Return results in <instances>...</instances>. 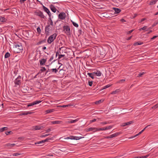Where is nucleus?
I'll list each match as a JSON object with an SVG mask.
<instances>
[{"mask_svg": "<svg viewBox=\"0 0 158 158\" xmlns=\"http://www.w3.org/2000/svg\"><path fill=\"white\" fill-rule=\"evenodd\" d=\"M23 50V47L21 43H18L15 45L14 50L15 52L18 53H22Z\"/></svg>", "mask_w": 158, "mask_h": 158, "instance_id": "obj_1", "label": "nucleus"}, {"mask_svg": "<svg viewBox=\"0 0 158 158\" xmlns=\"http://www.w3.org/2000/svg\"><path fill=\"white\" fill-rule=\"evenodd\" d=\"M63 31L66 34L70 35V27L67 24H65L63 26Z\"/></svg>", "mask_w": 158, "mask_h": 158, "instance_id": "obj_2", "label": "nucleus"}, {"mask_svg": "<svg viewBox=\"0 0 158 158\" xmlns=\"http://www.w3.org/2000/svg\"><path fill=\"white\" fill-rule=\"evenodd\" d=\"M21 77L19 76L15 80V86L17 87L18 85L20 86L21 84Z\"/></svg>", "mask_w": 158, "mask_h": 158, "instance_id": "obj_3", "label": "nucleus"}, {"mask_svg": "<svg viewBox=\"0 0 158 158\" xmlns=\"http://www.w3.org/2000/svg\"><path fill=\"white\" fill-rule=\"evenodd\" d=\"M56 34H54L50 36L47 40L49 44H51L53 40L56 38Z\"/></svg>", "mask_w": 158, "mask_h": 158, "instance_id": "obj_4", "label": "nucleus"}, {"mask_svg": "<svg viewBox=\"0 0 158 158\" xmlns=\"http://www.w3.org/2000/svg\"><path fill=\"white\" fill-rule=\"evenodd\" d=\"M84 138V137H78V136H70L69 137H67L66 138H65L64 139L65 140L66 139H76L78 140L82 138Z\"/></svg>", "mask_w": 158, "mask_h": 158, "instance_id": "obj_5", "label": "nucleus"}, {"mask_svg": "<svg viewBox=\"0 0 158 158\" xmlns=\"http://www.w3.org/2000/svg\"><path fill=\"white\" fill-rule=\"evenodd\" d=\"M35 14L40 17L41 18L44 19H45L46 18V17L44 15L43 13L40 11H39L37 12H36L35 13Z\"/></svg>", "mask_w": 158, "mask_h": 158, "instance_id": "obj_6", "label": "nucleus"}, {"mask_svg": "<svg viewBox=\"0 0 158 158\" xmlns=\"http://www.w3.org/2000/svg\"><path fill=\"white\" fill-rule=\"evenodd\" d=\"M66 12H60V19H65L66 17Z\"/></svg>", "mask_w": 158, "mask_h": 158, "instance_id": "obj_7", "label": "nucleus"}, {"mask_svg": "<svg viewBox=\"0 0 158 158\" xmlns=\"http://www.w3.org/2000/svg\"><path fill=\"white\" fill-rule=\"evenodd\" d=\"M51 27L50 26L49 24L47 25L45 28V33L47 35H49V31L50 30Z\"/></svg>", "mask_w": 158, "mask_h": 158, "instance_id": "obj_8", "label": "nucleus"}, {"mask_svg": "<svg viewBox=\"0 0 158 158\" xmlns=\"http://www.w3.org/2000/svg\"><path fill=\"white\" fill-rule=\"evenodd\" d=\"M60 54H67L66 47H62L60 48Z\"/></svg>", "mask_w": 158, "mask_h": 158, "instance_id": "obj_9", "label": "nucleus"}, {"mask_svg": "<svg viewBox=\"0 0 158 158\" xmlns=\"http://www.w3.org/2000/svg\"><path fill=\"white\" fill-rule=\"evenodd\" d=\"M43 9L44 10V11H45L47 13H48L49 17H50L51 16V13L50 12L48 9L44 6H43Z\"/></svg>", "mask_w": 158, "mask_h": 158, "instance_id": "obj_10", "label": "nucleus"}, {"mask_svg": "<svg viewBox=\"0 0 158 158\" xmlns=\"http://www.w3.org/2000/svg\"><path fill=\"white\" fill-rule=\"evenodd\" d=\"M65 72V71L62 69H60V78H62L64 77Z\"/></svg>", "mask_w": 158, "mask_h": 158, "instance_id": "obj_11", "label": "nucleus"}, {"mask_svg": "<svg viewBox=\"0 0 158 158\" xmlns=\"http://www.w3.org/2000/svg\"><path fill=\"white\" fill-rule=\"evenodd\" d=\"M113 9L115 11V14H118L121 11L120 9L118 8L113 7Z\"/></svg>", "mask_w": 158, "mask_h": 158, "instance_id": "obj_12", "label": "nucleus"}, {"mask_svg": "<svg viewBox=\"0 0 158 158\" xmlns=\"http://www.w3.org/2000/svg\"><path fill=\"white\" fill-rule=\"evenodd\" d=\"M121 133L120 132H118L115 133H114L111 135H110V138H114V137H115L119 135H120Z\"/></svg>", "mask_w": 158, "mask_h": 158, "instance_id": "obj_13", "label": "nucleus"}, {"mask_svg": "<svg viewBox=\"0 0 158 158\" xmlns=\"http://www.w3.org/2000/svg\"><path fill=\"white\" fill-rule=\"evenodd\" d=\"M50 8L51 10L54 13H55L56 12V9L53 5H51L50 6Z\"/></svg>", "mask_w": 158, "mask_h": 158, "instance_id": "obj_14", "label": "nucleus"}, {"mask_svg": "<svg viewBox=\"0 0 158 158\" xmlns=\"http://www.w3.org/2000/svg\"><path fill=\"white\" fill-rule=\"evenodd\" d=\"M94 75H96L97 76H100L101 75V73L99 71H97L96 72H93Z\"/></svg>", "mask_w": 158, "mask_h": 158, "instance_id": "obj_15", "label": "nucleus"}, {"mask_svg": "<svg viewBox=\"0 0 158 158\" xmlns=\"http://www.w3.org/2000/svg\"><path fill=\"white\" fill-rule=\"evenodd\" d=\"M46 61V60L44 59H41L40 60V64L41 65H43L44 64Z\"/></svg>", "mask_w": 158, "mask_h": 158, "instance_id": "obj_16", "label": "nucleus"}, {"mask_svg": "<svg viewBox=\"0 0 158 158\" xmlns=\"http://www.w3.org/2000/svg\"><path fill=\"white\" fill-rule=\"evenodd\" d=\"M87 75L89 76V77H91L92 79H94V74L93 73H87Z\"/></svg>", "mask_w": 158, "mask_h": 158, "instance_id": "obj_17", "label": "nucleus"}, {"mask_svg": "<svg viewBox=\"0 0 158 158\" xmlns=\"http://www.w3.org/2000/svg\"><path fill=\"white\" fill-rule=\"evenodd\" d=\"M143 44V42L139 41L135 43L134 44V45L136 46L138 45H141L142 44Z\"/></svg>", "mask_w": 158, "mask_h": 158, "instance_id": "obj_18", "label": "nucleus"}, {"mask_svg": "<svg viewBox=\"0 0 158 158\" xmlns=\"http://www.w3.org/2000/svg\"><path fill=\"white\" fill-rule=\"evenodd\" d=\"M96 129H97V128L90 127L87 129V131H93V132H94V131L96 130Z\"/></svg>", "mask_w": 158, "mask_h": 158, "instance_id": "obj_19", "label": "nucleus"}, {"mask_svg": "<svg viewBox=\"0 0 158 158\" xmlns=\"http://www.w3.org/2000/svg\"><path fill=\"white\" fill-rule=\"evenodd\" d=\"M157 1H158V0H152L150 2L149 5H153L155 4V3H156V2Z\"/></svg>", "mask_w": 158, "mask_h": 158, "instance_id": "obj_20", "label": "nucleus"}, {"mask_svg": "<svg viewBox=\"0 0 158 158\" xmlns=\"http://www.w3.org/2000/svg\"><path fill=\"white\" fill-rule=\"evenodd\" d=\"M58 56V64H59V52L57 51L56 52V53L55 55L54 56H55L56 58L57 57V56Z\"/></svg>", "mask_w": 158, "mask_h": 158, "instance_id": "obj_21", "label": "nucleus"}, {"mask_svg": "<svg viewBox=\"0 0 158 158\" xmlns=\"http://www.w3.org/2000/svg\"><path fill=\"white\" fill-rule=\"evenodd\" d=\"M8 128L7 127H5L2 128H0V131L3 132L4 131L8 129Z\"/></svg>", "mask_w": 158, "mask_h": 158, "instance_id": "obj_22", "label": "nucleus"}, {"mask_svg": "<svg viewBox=\"0 0 158 158\" xmlns=\"http://www.w3.org/2000/svg\"><path fill=\"white\" fill-rule=\"evenodd\" d=\"M54 110V109H50V110H48L45 111L46 114H47L51 112H53Z\"/></svg>", "mask_w": 158, "mask_h": 158, "instance_id": "obj_23", "label": "nucleus"}, {"mask_svg": "<svg viewBox=\"0 0 158 158\" xmlns=\"http://www.w3.org/2000/svg\"><path fill=\"white\" fill-rule=\"evenodd\" d=\"M10 56V54L8 52H7L5 55V58H8Z\"/></svg>", "mask_w": 158, "mask_h": 158, "instance_id": "obj_24", "label": "nucleus"}, {"mask_svg": "<svg viewBox=\"0 0 158 158\" xmlns=\"http://www.w3.org/2000/svg\"><path fill=\"white\" fill-rule=\"evenodd\" d=\"M65 54H60V59L62 57H64L63 59V60H66V59H64V56H65Z\"/></svg>", "mask_w": 158, "mask_h": 158, "instance_id": "obj_25", "label": "nucleus"}, {"mask_svg": "<svg viewBox=\"0 0 158 158\" xmlns=\"http://www.w3.org/2000/svg\"><path fill=\"white\" fill-rule=\"evenodd\" d=\"M105 128L104 127L103 128H98L96 129V130L94 131V132H96V131H101V130H105L106 129H105Z\"/></svg>", "mask_w": 158, "mask_h": 158, "instance_id": "obj_26", "label": "nucleus"}, {"mask_svg": "<svg viewBox=\"0 0 158 158\" xmlns=\"http://www.w3.org/2000/svg\"><path fill=\"white\" fill-rule=\"evenodd\" d=\"M6 20V19L4 17H1L0 18V21L2 22H5Z\"/></svg>", "mask_w": 158, "mask_h": 158, "instance_id": "obj_27", "label": "nucleus"}, {"mask_svg": "<svg viewBox=\"0 0 158 158\" xmlns=\"http://www.w3.org/2000/svg\"><path fill=\"white\" fill-rule=\"evenodd\" d=\"M51 123L52 124H58L59 123V121H53L51 122Z\"/></svg>", "mask_w": 158, "mask_h": 158, "instance_id": "obj_28", "label": "nucleus"}, {"mask_svg": "<svg viewBox=\"0 0 158 158\" xmlns=\"http://www.w3.org/2000/svg\"><path fill=\"white\" fill-rule=\"evenodd\" d=\"M110 85H107L103 87L102 88V90L104 89H106V88H109L110 86Z\"/></svg>", "mask_w": 158, "mask_h": 158, "instance_id": "obj_29", "label": "nucleus"}, {"mask_svg": "<svg viewBox=\"0 0 158 158\" xmlns=\"http://www.w3.org/2000/svg\"><path fill=\"white\" fill-rule=\"evenodd\" d=\"M72 21V22L74 26L75 27H78V25L77 23H76L74 22H73L72 21Z\"/></svg>", "mask_w": 158, "mask_h": 158, "instance_id": "obj_30", "label": "nucleus"}, {"mask_svg": "<svg viewBox=\"0 0 158 158\" xmlns=\"http://www.w3.org/2000/svg\"><path fill=\"white\" fill-rule=\"evenodd\" d=\"M71 106V105H60V107L65 108V107H68L69 106Z\"/></svg>", "mask_w": 158, "mask_h": 158, "instance_id": "obj_31", "label": "nucleus"}, {"mask_svg": "<svg viewBox=\"0 0 158 158\" xmlns=\"http://www.w3.org/2000/svg\"><path fill=\"white\" fill-rule=\"evenodd\" d=\"M41 102V101H36L33 102L34 105H36L37 104H39Z\"/></svg>", "mask_w": 158, "mask_h": 158, "instance_id": "obj_32", "label": "nucleus"}, {"mask_svg": "<svg viewBox=\"0 0 158 158\" xmlns=\"http://www.w3.org/2000/svg\"><path fill=\"white\" fill-rule=\"evenodd\" d=\"M77 121H78V120L77 119H75V120H71L70 121H69V123H74L76 122Z\"/></svg>", "mask_w": 158, "mask_h": 158, "instance_id": "obj_33", "label": "nucleus"}, {"mask_svg": "<svg viewBox=\"0 0 158 158\" xmlns=\"http://www.w3.org/2000/svg\"><path fill=\"white\" fill-rule=\"evenodd\" d=\"M34 129L35 130H40V127L39 126H35L34 127Z\"/></svg>", "mask_w": 158, "mask_h": 158, "instance_id": "obj_34", "label": "nucleus"}, {"mask_svg": "<svg viewBox=\"0 0 158 158\" xmlns=\"http://www.w3.org/2000/svg\"><path fill=\"white\" fill-rule=\"evenodd\" d=\"M147 28V26H145L139 29L140 31H141V30H144L146 29Z\"/></svg>", "mask_w": 158, "mask_h": 158, "instance_id": "obj_35", "label": "nucleus"}, {"mask_svg": "<svg viewBox=\"0 0 158 158\" xmlns=\"http://www.w3.org/2000/svg\"><path fill=\"white\" fill-rule=\"evenodd\" d=\"M149 156V155H147L145 156H139V158H147Z\"/></svg>", "mask_w": 158, "mask_h": 158, "instance_id": "obj_36", "label": "nucleus"}, {"mask_svg": "<svg viewBox=\"0 0 158 158\" xmlns=\"http://www.w3.org/2000/svg\"><path fill=\"white\" fill-rule=\"evenodd\" d=\"M59 67L58 68V69H51V70L52 71V72H55V73H56V72L57 71V70H58V69H59Z\"/></svg>", "mask_w": 158, "mask_h": 158, "instance_id": "obj_37", "label": "nucleus"}, {"mask_svg": "<svg viewBox=\"0 0 158 158\" xmlns=\"http://www.w3.org/2000/svg\"><path fill=\"white\" fill-rule=\"evenodd\" d=\"M37 31L38 34H40L41 32V29L40 27H38L37 28Z\"/></svg>", "mask_w": 158, "mask_h": 158, "instance_id": "obj_38", "label": "nucleus"}, {"mask_svg": "<svg viewBox=\"0 0 158 158\" xmlns=\"http://www.w3.org/2000/svg\"><path fill=\"white\" fill-rule=\"evenodd\" d=\"M112 126H111L107 127L105 128V129H106V130L110 129V128H112Z\"/></svg>", "mask_w": 158, "mask_h": 158, "instance_id": "obj_39", "label": "nucleus"}, {"mask_svg": "<svg viewBox=\"0 0 158 158\" xmlns=\"http://www.w3.org/2000/svg\"><path fill=\"white\" fill-rule=\"evenodd\" d=\"M78 33L79 35H83L84 32L82 31L81 29H79L78 30Z\"/></svg>", "mask_w": 158, "mask_h": 158, "instance_id": "obj_40", "label": "nucleus"}, {"mask_svg": "<svg viewBox=\"0 0 158 158\" xmlns=\"http://www.w3.org/2000/svg\"><path fill=\"white\" fill-rule=\"evenodd\" d=\"M144 74V72H143V73H140L137 76V77H141Z\"/></svg>", "mask_w": 158, "mask_h": 158, "instance_id": "obj_41", "label": "nucleus"}, {"mask_svg": "<svg viewBox=\"0 0 158 158\" xmlns=\"http://www.w3.org/2000/svg\"><path fill=\"white\" fill-rule=\"evenodd\" d=\"M46 70V69L44 67H42L41 69L40 70V71H41V73L45 71Z\"/></svg>", "mask_w": 158, "mask_h": 158, "instance_id": "obj_42", "label": "nucleus"}, {"mask_svg": "<svg viewBox=\"0 0 158 158\" xmlns=\"http://www.w3.org/2000/svg\"><path fill=\"white\" fill-rule=\"evenodd\" d=\"M21 154L18 153H14L13 154V155L14 156H17L20 155Z\"/></svg>", "mask_w": 158, "mask_h": 158, "instance_id": "obj_43", "label": "nucleus"}, {"mask_svg": "<svg viewBox=\"0 0 158 158\" xmlns=\"http://www.w3.org/2000/svg\"><path fill=\"white\" fill-rule=\"evenodd\" d=\"M134 123L133 121H130L129 122H127L126 123H127V125L130 124H132V123Z\"/></svg>", "mask_w": 158, "mask_h": 158, "instance_id": "obj_44", "label": "nucleus"}, {"mask_svg": "<svg viewBox=\"0 0 158 158\" xmlns=\"http://www.w3.org/2000/svg\"><path fill=\"white\" fill-rule=\"evenodd\" d=\"M34 105V103L33 102L32 103H30L29 104H28L27 105V106L28 107L32 106Z\"/></svg>", "mask_w": 158, "mask_h": 158, "instance_id": "obj_45", "label": "nucleus"}, {"mask_svg": "<svg viewBox=\"0 0 158 158\" xmlns=\"http://www.w3.org/2000/svg\"><path fill=\"white\" fill-rule=\"evenodd\" d=\"M101 102H102V100H99L98 101H97L96 102H95V103L96 104H99L100 103H101Z\"/></svg>", "mask_w": 158, "mask_h": 158, "instance_id": "obj_46", "label": "nucleus"}, {"mask_svg": "<svg viewBox=\"0 0 158 158\" xmlns=\"http://www.w3.org/2000/svg\"><path fill=\"white\" fill-rule=\"evenodd\" d=\"M49 135V134H46L44 135H42L40 136V137H46L47 136H48Z\"/></svg>", "mask_w": 158, "mask_h": 158, "instance_id": "obj_47", "label": "nucleus"}, {"mask_svg": "<svg viewBox=\"0 0 158 158\" xmlns=\"http://www.w3.org/2000/svg\"><path fill=\"white\" fill-rule=\"evenodd\" d=\"M88 84L89 86H92L93 84V81H89Z\"/></svg>", "mask_w": 158, "mask_h": 158, "instance_id": "obj_48", "label": "nucleus"}, {"mask_svg": "<svg viewBox=\"0 0 158 158\" xmlns=\"http://www.w3.org/2000/svg\"><path fill=\"white\" fill-rule=\"evenodd\" d=\"M158 24V22H155L152 25V27H154L155 26H156V25Z\"/></svg>", "mask_w": 158, "mask_h": 158, "instance_id": "obj_49", "label": "nucleus"}, {"mask_svg": "<svg viewBox=\"0 0 158 158\" xmlns=\"http://www.w3.org/2000/svg\"><path fill=\"white\" fill-rule=\"evenodd\" d=\"M5 146L7 147H11L10 143H7L5 145Z\"/></svg>", "mask_w": 158, "mask_h": 158, "instance_id": "obj_50", "label": "nucleus"}, {"mask_svg": "<svg viewBox=\"0 0 158 158\" xmlns=\"http://www.w3.org/2000/svg\"><path fill=\"white\" fill-rule=\"evenodd\" d=\"M21 115H27V112H22L20 114Z\"/></svg>", "mask_w": 158, "mask_h": 158, "instance_id": "obj_51", "label": "nucleus"}, {"mask_svg": "<svg viewBox=\"0 0 158 158\" xmlns=\"http://www.w3.org/2000/svg\"><path fill=\"white\" fill-rule=\"evenodd\" d=\"M6 134L7 135H8L9 134H11V133H12V132L11 131H7L6 132Z\"/></svg>", "mask_w": 158, "mask_h": 158, "instance_id": "obj_52", "label": "nucleus"}, {"mask_svg": "<svg viewBox=\"0 0 158 158\" xmlns=\"http://www.w3.org/2000/svg\"><path fill=\"white\" fill-rule=\"evenodd\" d=\"M158 107V105L156 104L152 107V108H156Z\"/></svg>", "mask_w": 158, "mask_h": 158, "instance_id": "obj_53", "label": "nucleus"}, {"mask_svg": "<svg viewBox=\"0 0 158 158\" xmlns=\"http://www.w3.org/2000/svg\"><path fill=\"white\" fill-rule=\"evenodd\" d=\"M117 92L118 91L117 90L113 91L111 93V94H116Z\"/></svg>", "mask_w": 158, "mask_h": 158, "instance_id": "obj_54", "label": "nucleus"}, {"mask_svg": "<svg viewBox=\"0 0 158 158\" xmlns=\"http://www.w3.org/2000/svg\"><path fill=\"white\" fill-rule=\"evenodd\" d=\"M54 54H53L52 55V56L50 57V59H49V61H52L54 58Z\"/></svg>", "mask_w": 158, "mask_h": 158, "instance_id": "obj_55", "label": "nucleus"}, {"mask_svg": "<svg viewBox=\"0 0 158 158\" xmlns=\"http://www.w3.org/2000/svg\"><path fill=\"white\" fill-rule=\"evenodd\" d=\"M134 31V30H130L129 31H128L127 33V34H131V32H132V31Z\"/></svg>", "mask_w": 158, "mask_h": 158, "instance_id": "obj_56", "label": "nucleus"}, {"mask_svg": "<svg viewBox=\"0 0 158 158\" xmlns=\"http://www.w3.org/2000/svg\"><path fill=\"white\" fill-rule=\"evenodd\" d=\"M96 120H97V119H96L94 118V119H93V120H90V123H91L94 122L95 121H96Z\"/></svg>", "mask_w": 158, "mask_h": 158, "instance_id": "obj_57", "label": "nucleus"}, {"mask_svg": "<svg viewBox=\"0 0 158 158\" xmlns=\"http://www.w3.org/2000/svg\"><path fill=\"white\" fill-rule=\"evenodd\" d=\"M146 19V18H143L142 19H141V20L139 21V23H141L142 22L145 20Z\"/></svg>", "mask_w": 158, "mask_h": 158, "instance_id": "obj_58", "label": "nucleus"}, {"mask_svg": "<svg viewBox=\"0 0 158 158\" xmlns=\"http://www.w3.org/2000/svg\"><path fill=\"white\" fill-rule=\"evenodd\" d=\"M49 19H50V25L52 26L53 24V22L50 18Z\"/></svg>", "mask_w": 158, "mask_h": 158, "instance_id": "obj_59", "label": "nucleus"}, {"mask_svg": "<svg viewBox=\"0 0 158 158\" xmlns=\"http://www.w3.org/2000/svg\"><path fill=\"white\" fill-rule=\"evenodd\" d=\"M158 37V35H155L151 38V40H153Z\"/></svg>", "mask_w": 158, "mask_h": 158, "instance_id": "obj_60", "label": "nucleus"}, {"mask_svg": "<svg viewBox=\"0 0 158 158\" xmlns=\"http://www.w3.org/2000/svg\"><path fill=\"white\" fill-rule=\"evenodd\" d=\"M127 125V123H123L121 125V126L122 127H124V126H126Z\"/></svg>", "mask_w": 158, "mask_h": 158, "instance_id": "obj_61", "label": "nucleus"}, {"mask_svg": "<svg viewBox=\"0 0 158 158\" xmlns=\"http://www.w3.org/2000/svg\"><path fill=\"white\" fill-rule=\"evenodd\" d=\"M125 79H122L120 81H119V83H123V82L125 81Z\"/></svg>", "mask_w": 158, "mask_h": 158, "instance_id": "obj_62", "label": "nucleus"}, {"mask_svg": "<svg viewBox=\"0 0 158 158\" xmlns=\"http://www.w3.org/2000/svg\"><path fill=\"white\" fill-rule=\"evenodd\" d=\"M24 137H19L18 138V139L20 140H23L24 139Z\"/></svg>", "mask_w": 158, "mask_h": 158, "instance_id": "obj_63", "label": "nucleus"}, {"mask_svg": "<svg viewBox=\"0 0 158 158\" xmlns=\"http://www.w3.org/2000/svg\"><path fill=\"white\" fill-rule=\"evenodd\" d=\"M51 131L50 128H48L47 130H46V132H49L50 131Z\"/></svg>", "mask_w": 158, "mask_h": 158, "instance_id": "obj_64", "label": "nucleus"}]
</instances>
